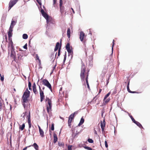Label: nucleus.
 Returning a JSON list of instances; mask_svg holds the SVG:
<instances>
[{"instance_id": "23", "label": "nucleus", "mask_w": 150, "mask_h": 150, "mask_svg": "<svg viewBox=\"0 0 150 150\" xmlns=\"http://www.w3.org/2000/svg\"><path fill=\"white\" fill-rule=\"evenodd\" d=\"M67 35L68 38H69L70 36V30L69 28H68L67 29Z\"/></svg>"}, {"instance_id": "20", "label": "nucleus", "mask_w": 150, "mask_h": 150, "mask_svg": "<svg viewBox=\"0 0 150 150\" xmlns=\"http://www.w3.org/2000/svg\"><path fill=\"white\" fill-rule=\"evenodd\" d=\"M53 136L54 138V142L55 143L57 141L58 139L57 135L55 133H54L53 134Z\"/></svg>"}, {"instance_id": "50", "label": "nucleus", "mask_w": 150, "mask_h": 150, "mask_svg": "<svg viewBox=\"0 0 150 150\" xmlns=\"http://www.w3.org/2000/svg\"><path fill=\"white\" fill-rule=\"evenodd\" d=\"M41 13L42 15L43 14H44V13H45V12L44 11V10L43 9H42L41 10Z\"/></svg>"}, {"instance_id": "12", "label": "nucleus", "mask_w": 150, "mask_h": 150, "mask_svg": "<svg viewBox=\"0 0 150 150\" xmlns=\"http://www.w3.org/2000/svg\"><path fill=\"white\" fill-rule=\"evenodd\" d=\"M10 41V42H9V45H10L11 47L10 48L9 47L8 48V53H9V50L10 49H12V48H14V47L13 46V42L12 41V39H10V40H9Z\"/></svg>"}, {"instance_id": "39", "label": "nucleus", "mask_w": 150, "mask_h": 150, "mask_svg": "<svg viewBox=\"0 0 150 150\" xmlns=\"http://www.w3.org/2000/svg\"><path fill=\"white\" fill-rule=\"evenodd\" d=\"M88 141L90 143H93V141L92 139L90 138L88 139Z\"/></svg>"}, {"instance_id": "51", "label": "nucleus", "mask_w": 150, "mask_h": 150, "mask_svg": "<svg viewBox=\"0 0 150 150\" xmlns=\"http://www.w3.org/2000/svg\"><path fill=\"white\" fill-rule=\"evenodd\" d=\"M105 147L107 148L108 147V145L107 144V142L106 141H105Z\"/></svg>"}, {"instance_id": "16", "label": "nucleus", "mask_w": 150, "mask_h": 150, "mask_svg": "<svg viewBox=\"0 0 150 150\" xmlns=\"http://www.w3.org/2000/svg\"><path fill=\"white\" fill-rule=\"evenodd\" d=\"M84 120L83 119V117H82L81 119L80 122L78 125V126H80L84 123Z\"/></svg>"}, {"instance_id": "24", "label": "nucleus", "mask_w": 150, "mask_h": 150, "mask_svg": "<svg viewBox=\"0 0 150 150\" xmlns=\"http://www.w3.org/2000/svg\"><path fill=\"white\" fill-rule=\"evenodd\" d=\"M42 16L47 20V21L49 18L48 15L46 13H45L42 15Z\"/></svg>"}, {"instance_id": "4", "label": "nucleus", "mask_w": 150, "mask_h": 150, "mask_svg": "<svg viewBox=\"0 0 150 150\" xmlns=\"http://www.w3.org/2000/svg\"><path fill=\"white\" fill-rule=\"evenodd\" d=\"M42 82L44 85L48 88L51 91H52V87L51 85L47 80L46 79H43L42 80Z\"/></svg>"}, {"instance_id": "32", "label": "nucleus", "mask_w": 150, "mask_h": 150, "mask_svg": "<svg viewBox=\"0 0 150 150\" xmlns=\"http://www.w3.org/2000/svg\"><path fill=\"white\" fill-rule=\"evenodd\" d=\"M27 117L28 118V122H30L31 120H30V112L29 113L28 116H27Z\"/></svg>"}, {"instance_id": "61", "label": "nucleus", "mask_w": 150, "mask_h": 150, "mask_svg": "<svg viewBox=\"0 0 150 150\" xmlns=\"http://www.w3.org/2000/svg\"><path fill=\"white\" fill-rule=\"evenodd\" d=\"M87 88H88L89 89V90H90V87H89V84H87Z\"/></svg>"}, {"instance_id": "42", "label": "nucleus", "mask_w": 150, "mask_h": 150, "mask_svg": "<svg viewBox=\"0 0 150 150\" xmlns=\"http://www.w3.org/2000/svg\"><path fill=\"white\" fill-rule=\"evenodd\" d=\"M0 76L1 77V81H3L4 80V75L2 76L1 74H0Z\"/></svg>"}, {"instance_id": "3", "label": "nucleus", "mask_w": 150, "mask_h": 150, "mask_svg": "<svg viewBox=\"0 0 150 150\" xmlns=\"http://www.w3.org/2000/svg\"><path fill=\"white\" fill-rule=\"evenodd\" d=\"M30 94V92L27 88L25 91L22 97L23 104L24 108H25V103H27L28 101V98L29 97Z\"/></svg>"}, {"instance_id": "10", "label": "nucleus", "mask_w": 150, "mask_h": 150, "mask_svg": "<svg viewBox=\"0 0 150 150\" xmlns=\"http://www.w3.org/2000/svg\"><path fill=\"white\" fill-rule=\"evenodd\" d=\"M17 60L18 61H21L23 60V54L22 53H20L17 54ZM17 60V59H16Z\"/></svg>"}, {"instance_id": "33", "label": "nucleus", "mask_w": 150, "mask_h": 150, "mask_svg": "<svg viewBox=\"0 0 150 150\" xmlns=\"http://www.w3.org/2000/svg\"><path fill=\"white\" fill-rule=\"evenodd\" d=\"M110 100V98H108L107 99H106L104 101V104H106L108 103L109 101Z\"/></svg>"}, {"instance_id": "63", "label": "nucleus", "mask_w": 150, "mask_h": 150, "mask_svg": "<svg viewBox=\"0 0 150 150\" xmlns=\"http://www.w3.org/2000/svg\"><path fill=\"white\" fill-rule=\"evenodd\" d=\"M26 113V112H24L23 113V114H24V115L23 116V117H24L25 115V113Z\"/></svg>"}, {"instance_id": "7", "label": "nucleus", "mask_w": 150, "mask_h": 150, "mask_svg": "<svg viewBox=\"0 0 150 150\" xmlns=\"http://www.w3.org/2000/svg\"><path fill=\"white\" fill-rule=\"evenodd\" d=\"M14 48L10 49L9 50V51H11V57H12L14 59H15L16 58V54L15 51H14ZM10 53L8 54H9Z\"/></svg>"}, {"instance_id": "28", "label": "nucleus", "mask_w": 150, "mask_h": 150, "mask_svg": "<svg viewBox=\"0 0 150 150\" xmlns=\"http://www.w3.org/2000/svg\"><path fill=\"white\" fill-rule=\"evenodd\" d=\"M16 23V22L15 21H12L10 27H11L12 26L13 27L14 25H15Z\"/></svg>"}, {"instance_id": "15", "label": "nucleus", "mask_w": 150, "mask_h": 150, "mask_svg": "<svg viewBox=\"0 0 150 150\" xmlns=\"http://www.w3.org/2000/svg\"><path fill=\"white\" fill-rule=\"evenodd\" d=\"M105 119H104L103 122L101 121L100 122V126L101 127H105Z\"/></svg>"}, {"instance_id": "8", "label": "nucleus", "mask_w": 150, "mask_h": 150, "mask_svg": "<svg viewBox=\"0 0 150 150\" xmlns=\"http://www.w3.org/2000/svg\"><path fill=\"white\" fill-rule=\"evenodd\" d=\"M33 93L35 95H37L38 94V92L36 88L35 83H34L33 85Z\"/></svg>"}, {"instance_id": "29", "label": "nucleus", "mask_w": 150, "mask_h": 150, "mask_svg": "<svg viewBox=\"0 0 150 150\" xmlns=\"http://www.w3.org/2000/svg\"><path fill=\"white\" fill-rule=\"evenodd\" d=\"M73 120L69 118L68 120V124L69 126H70L71 125V123Z\"/></svg>"}, {"instance_id": "30", "label": "nucleus", "mask_w": 150, "mask_h": 150, "mask_svg": "<svg viewBox=\"0 0 150 150\" xmlns=\"http://www.w3.org/2000/svg\"><path fill=\"white\" fill-rule=\"evenodd\" d=\"M28 38V35L27 34H24L23 35V39H26Z\"/></svg>"}, {"instance_id": "53", "label": "nucleus", "mask_w": 150, "mask_h": 150, "mask_svg": "<svg viewBox=\"0 0 150 150\" xmlns=\"http://www.w3.org/2000/svg\"><path fill=\"white\" fill-rule=\"evenodd\" d=\"M28 87H31V84L30 81H28Z\"/></svg>"}, {"instance_id": "21", "label": "nucleus", "mask_w": 150, "mask_h": 150, "mask_svg": "<svg viewBox=\"0 0 150 150\" xmlns=\"http://www.w3.org/2000/svg\"><path fill=\"white\" fill-rule=\"evenodd\" d=\"M135 124L137 126H138L139 128H142L143 129H144V128L142 127V125L139 122L136 121L135 123Z\"/></svg>"}, {"instance_id": "35", "label": "nucleus", "mask_w": 150, "mask_h": 150, "mask_svg": "<svg viewBox=\"0 0 150 150\" xmlns=\"http://www.w3.org/2000/svg\"><path fill=\"white\" fill-rule=\"evenodd\" d=\"M13 26L11 27H10L8 33H12V32L13 31Z\"/></svg>"}, {"instance_id": "46", "label": "nucleus", "mask_w": 150, "mask_h": 150, "mask_svg": "<svg viewBox=\"0 0 150 150\" xmlns=\"http://www.w3.org/2000/svg\"><path fill=\"white\" fill-rule=\"evenodd\" d=\"M36 0L40 5H42L41 0Z\"/></svg>"}, {"instance_id": "31", "label": "nucleus", "mask_w": 150, "mask_h": 150, "mask_svg": "<svg viewBox=\"0 0 150 150\" xmlns=\"http://www.w3.org/2000/svg\"><path fill=\"white\" fill-rule=\"evenodd\" d=\"M8 35L9 40H10V39H11V37L12 36V33H8Z\"/></svg>"}, {"instance_id": "34", "label": "nucleus", "mask_w": 150, "mask_h": 150, "mask_svg": "<svg viewBox=\"0 0 150 150\" xmlns=\"http://www.w3.org/2000/svg\"><path fill=\"white\" fill-rule=\"evenodd\" d=\"M74 117L75 116L73 114H72L70 115L69 118L73 120Z\"/></svg>"}, {"instance_id": "18", "label": "nucleus", "mask_w": 150, "mask_h": 150, "mask_svg": "<svg viewBox=\"0 0 150 150\" xmlns=\"http://www.w3.org/2000/svg\"><path fill=\"white\" fill-rule=\"evenodd\" d=\"M3 101L2 99H0V111L3 109Z\"/></svg>"}, {"instance_id": "47", "label": "nucleus", "mask_w": 150, "mask_h": 150, "mask_svg": "<svg viewBox=\"0 0 150 150\" xmlns=\"http://www.w3.org/2000/svg\"><path fill=\"white\" fill-rule=\"evenodd\" d=\"M72 145H69L68 147V150H72Z\"/></svg>"}, {"instance_id": "60", "label": "nucleus", "mask_w": 150, "mask_h": 150, "mask_svg": "<svg viewBox=\"0 0 150 150\" xmlns=\"http://www.w3.org/2000/svg\"><path fill=\"white\" fill-rule=\"evenodd\" d=\"M5 39L6 40V41L7 42V37L6 35L5 36Z\"/></svg>"}, {"instance_id": "37", "label": "nucleus", "mask_w": 150, "mask_h": 150, "mask_svg": "<svg viewBox=\"0 0 150 150\" xmlns=\"http://www.w3.org/2000/svg\"><path fill=\"white\" fill-rule=\"evenodd\" d=\"M88 74H87L86 75V79H85L86 81V82L87 84H88Z\"/></svg>"}, {"instance_id": "22", "label": "nucleus", "mask_w": 150, "mask_h": 150, "mask_svg": "<svg viewBox=\"0 0 150 150\" xmlns=\"http://www.w3.org/2000/svg\"><path fill=\"white\" fill-rule=\"evenodd\" d=\"M32 146L34 147L36 150H39V146L36 143H34Z\"/></svg>"}, {"instance_id": "59", "label": "nucleus", "mask_w": 150, "mask_h": 150, "mask_svg": "<svg viewBox=\"0 0 150 150\" xmlns=\"http://www.w3.org/2000/svg\"><path fill=\"white\" fill-rule=\"evenodd\" d=\"M94 133L95 134H97V131H96V130H95V129H94Z\"/></svg>"}, {"instance_id": "55", "label": "nucleus", "mask_w": 150, "mask_h": 150, "mask_svg": "<svg viewBox=\"0 0 150 150\" xmlns=\"http://www.w3.org/2000/svg\"><path fill=\"white\" fill-rule=\"evenodd\" d=\"M93 59L92 58H91V63H90L89 65L90 66H91V65H93V64H92V63H93V61L92 60Z\"/></svg>"}, {"instance_id": "14", "label": "nucleus", "mask_w": 150, "mask_h": 150, "mask_svg": "<svg viewBox=\"0 0 150 150\" xmlns=\"http://www.w3.org/2000/svg\"><path fill=\"white\" fill-rule=\"evenodd\" d=\"M85 36L84 33L82 31L80 33V39L81 41H82L83 40Z\"/></svg>"}, {"instance_id": "2", "label": "nucleus", "mask_w": 150, "mask_h": 150, "mask_svg": "<svg viewBox=\"0 0 150 150\" xmlns=\"http://www.w3.org/2000/svg\"><path fill=\"white\" fill-rule=\"evenodd\" d=\"M89 71L88 69H87V66H82L80 74L81 78L82 81H84L85 78H86L87 74H88Z\"/></svg>"}, {"instance_id": "11", "label": "nucleus", "mask_w": 150, "mask_h": 150, "mask_svg": "<svg viewBox=\"0 0 150 150\" xmlns=\"http://www.w3.org/2000/svg\"><path fill=\"white\" fill-rule=\"evenodd\" d=\"M60 8V12L62 15L64 13L65 11V8L62 6V4H59Z\"/></svg>"}, {"instance_id": "45", "label": "nucleus", "mask_w": 150, "mask_h": 150, "mask_svg": "<svg viewBox=\"0 0 150 150\" xmlns=\"http://www.w3.org/2000/svg\"><path fill=\"white\" fill-rule=\"evenodd\" d=\"M57 0H53V5L54 7L55 6V4H56Z\"/></svg>"}, {"instance_id": "5", "label": "nucleus", "mask_w": 150, "mask_h": 150, "mask_svg": "<svg viewBox=\"0 0 150 150\" xmlns=\"http://www.w3.org/2000/svg\"><path fill=\"white\" fill-rule=\"evenodd\" d=\"M39 88L40 91V101L42 102L44 99L45 96L44 92L41 89L40 86L39 85Z\"/></svg>"}, {"instance_id": "43", "label": "nucleus", "mask_w": 150, "mask_h": 150, "mask_svg": "<svg viewBox=\"0 0 150 150\" xmlns=\"http://www.w3.org/2000/svg\"><path fill=\"white\" fill-rule=\"evenodd\" d=\"M28 122V123L29 128L28 131H29V132H30L29 129L31 127V122Z\"/></svg>"}, {"instance_id": "62", "label": "nucleus", "mask_w": 150, "mask_h": 150, "mask_svg": "<svg viewBox=\"0 0 150 150\" xmlns=\"http://www.w3.org/2000/svg\"><path fill=\"white\" fill-rule=\"evenodd\" d=\"M62 87L60 88V90H59V93H60L62 91Z\"/></svg>"}, {"instance_id": "9", "label": "nucleus", "mask_w": 150, "mask_h": 150, "mask_svg": "<svg viewBox=\"0 0 150 150\" xmlns=\"http://www.w3.org/2000/svg\"><path fill=\"white\" fill-rule=\"evenodd\" d=\"M66 48L69 54L71 53L72 51L70 48V44L69 43H68L67 44L66 46Z\"/></svg>"}, {"instance_id": "36", "label": "nucleus", "mask_w": 150, "mask_h": 150, "mask_svg": "<svg viewBox=\"0 0 150 150\" xmlns=\"http://www.w3.org/2000/svg\"><path fill=\"white\" fill-rule=\"evenodd\" d=\"M37 64L38 66H40L41 64V61L40 60L36 61Z\"/></svg>"}, {"instance_id": "52", "label": "nucleus", "mask_w": 150, "mask_h": 150, "mask_svg": "<svg viewBox=\"0 0 150 150\" xmlns=\"http://www.w3.org/2000/svg\"><path fill=\"white\" fill-rule=\"evenodd\" d=\"M27 44H26L23 46V48L26 49H27Z\"/></svg>"}, {"instance_id": "57", "label": "nucleus", "mask_w": 150, "mask_h": 150, "mask_svg": "<svg viewBox=\"0 0 150 150\" xmlns=\"http://www.w3.org/2000/svg\"><path fill=\"white\" fill-rule=\"evenodd\" d=\"M101 128V129H102V132L103 133V132H105V131H104V127H102V128Z\"/></svg>"}, {"instance_id": "54", "label": "nucleus", "mask_w": 150, "mask_h": 150, "mask_svg": "<svg viewBox=\"0 0 150 150\" xmlns=\"http://www.w3.org/2000/svg\"><path fill=\"white\" fill-rule=\"evenodd\" d=\"M78 113V111H76L74 112V113H72L74 116H75V115L77 114Z\"/></svg>"}, {"instance_id": "26", "label": "nucleus", "mask_w": 150, "mask_h": 150, "mask_svg": "<svg viewBox=\"0 0 150 150\" xmlns=\"http://www.w3.org/2000/svg\"><path fill=\"white\" fill-rule=\"evenodd\" d=\"M25 127V124L24 123L23 124L22 126L20 125L19 126V129H20L21 130H23L24 129Z\"/></svg>"}, {"instance_id": "41", "label": "nucleus", "mask_w": 150, "mask_h": 150, "mask_svg": "<svg viewBox=\"0 0 150 150\" xmlns=\"http://www.w3.org/2000/svg\"><path fill=\"white\" fill-rule=\"evenodd\" d=\"M61 49V46H60V47H59V49L58 52V56H59L60 54V52Z\"/></svg>"}, {"instance_id": "13", "label": "nucleus", "mask_w": 150, "mask_h": 150, "mask_svg": "<svg viewBox=\"0 0 150 150\" xmlns=\"http://www.w3.org/2000/svg\"><path fill=\"white\" fill-rule=\"evenodd\" d=\"M38 126L39 128L40 135L42 137H43L44 135V132L43 130L40 127L39 125H38Z\"/></svg>"}, {"instance_id": "19", "label": "nucleus", "mask_w": 150, "mask_h": 150, "mask_svg": "<svg viewBox=\"0 0 150 150\" xmlns=\"http://www.w3.org/2000/svg\"><path fill=\"white\" fill-rule=\"evenodd\" d=\"M60 46H60L59 43V42H57L54 49V51H56L58 49H59V46L60 47Z\"/></svg>"}, {"instance_id": "27", "label": "nucleus", "mask_w": 150, "mask_h": 150, "mask_svg": "<svg viewBox=\"0 0 150 150\" xmlns=\"http://www.w3.org/2000/svg\"><path fill=\"white\" fill-rule=\"evenodd\" d=\"M110 92H109L105 96L104 99L103 101L105 100L110 95Z\"/></svg>"}, {"instance_id": "40", "label": "nucleus", "mask_w": 150, "mask_h": 150, "mask_svg": "<svg viewBox=\"0 0 150 150\" xmlns=\"http://www.w3.org/2000/svg\"><path fill=\"white\" fill-rule=\"evenodd\" d=\"M130 117L131 119H132V121L134 123H135V122L136 121L135 120L134 118L131 115L130 116Z\"/></svg>"}, {"instance_id": "25", "label": "nucleus", "mask_w": 150, "mask_h": 150, "mask_svg": "<svg viewBox=\"0 0 150 150\" xmlns=\"http://www.w3.org/2000/svg\"><path fill=\"white\" fill-rule=\"evenodd\" d=\"M56 66H53L51 68V72L50 73V74L51 75L53 73V71H54V70H55V71H56V69L55 68Z\"/></svg>"}, {"instance_id": "38", "label": "nucleus", "mask_w": 150, "mask_h": 150, "mask_svg": "<svg viewBox=\"0 0 150 150\" xmlns=\"http://www.w3.org/2000/svg\"><path fill=\"white\" fill-rule=\"evenodd\" d=\"M84 147L85 149L88 150H92V149L88 146H84Z\"/></svg>"}, {"instance_id": "48", "label": "nucleus", "mask_w": 150, "mask_h": 150, "mask_svg": "<svg viewBox=\"0 0 150 150\" xmlns=\"http://www.w3.org/2000/svg\"><path fill=\"white\" fill-rule=\"evenodd\" d=\"M33 127V129L32 131V134L34 135L35 133V128H34V127Z\"/></svg>"}, {"instance_id": "56", "label": "nucleus", "mask_w": 150, "mask_h": 150, "mask_svg": "<svg viewBox=\"0 0 150 150\" xmlns=\"http://www.w3.org/2000/svg\"><path fill=\"white\" fill-rule=\"evenodd\" d=\"M59 4H63L62 0H59Z\"/></svg>"}, {"instance_id": "17", "label": "nucleus", "mask_w": 150, "mask_h": 150, "mask_svg": "<svg viewBox=\"0 0 150 150\" xmlns=\"http://www.w3.org/2000/svg\"><path fill=\"white\" fill-rule=\"evenodd\" d=\"M129 81L127 85V90L129 92L131 93H136L135 91H131L129 88Z\"/></svg>"}, {"instance_id": "49", "label": "nucleus", "mask_w": 150, "mask_h": 150, "mask_svg": "<svg viewBox=\"0 0 150 150\" xmlns=\"http://www.w3.org/2000/svg\"><path fill=\"white\" fill-rule=\"evenodd\" d=\"M40 59H39V56H38V54L36 55V61H37L38 60H39Z\"/></svg>"}, {"instance_id": "1", "label": "nucleus", "mask_w": 150, "mask_h": 150, "mask_svg": "<svg viewBox=\"0 0 150 150\" xmlns=\"http://www.w3.org/2000/svg\"><path fill=\"white\" fill-rule=\"evenodd\" d=\"M47 113L50 114L52 110V102L51 98L46 97L45 99Z\"/></svg>"}, {"instance_id": "6", "label": "nucleus", "mask_w": 150, "mask_h": 150, "mask_svg": "<svg viewBox=\"0 0 150 150\" xmlns=\"http://www.w3.org/2000/svg\"><path fill=\"white\" fill-rule=\"evenodd\" d=\"M18 0H11L9 3V10L17 2Z\"/></svg>"}, {"instance_id": "58", "label": "nucleus", "mask_w": 150, "mask_h": 150, "mask_svg": "<svg viewBox=\"0 0 150 150\" xmlns=\"http://www.w3.org/2000/svg\"><path fill=\"white\" fill-rule=\"evenodd\" d=\"M114 40H113V45H112V50H113V47L114 45Z\"/></svg>"}, {"instance_id": "64", "label": "nucleus", "mask_w": 150, "mask_h": 150, "mask_svg": "<svg viewBox=\"0 0 150 150\" xmlns=\"http://www.w3.org/2000/svg\"><path fill=\"white\" fill-rule=\"evenodd\" d=\"M28 147H26L24 148L23 150H26L27 148Z\"/></svg>"}, {"instance_id": "44", "label": "nucleus", "mask_w": 150, "mask_h": 150, "mask_svg": "<svg viewBox=\"0 0 150 150\" xmlns=\"http://www.w3.org/2000/svg\"><path fill=\"white\" fill-rule=\"evenodd\" d=\"M54 124L52 123V125L51 127V130L53 131L54 129Z\"/></svg>"}]
</instances>
